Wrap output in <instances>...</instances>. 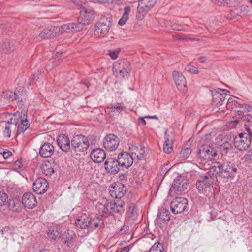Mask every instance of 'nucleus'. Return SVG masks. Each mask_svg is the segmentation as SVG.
I'll return each mask as SVG.
<instances>
[{
	"instance_id": "nucleus-21",
	"label": "nucleus",
	"mask_w": 252,
	"mask_h": 252,
	"mask_svg": "<svg viewBox=\"0 0 252 252\" xmlns=\"http://www.w3.org/2000/svg\"><path fill=\"white\" fill-rule=\"evenodd\" d=\"M112 197L115 199H120L126 193V188L122 183H118L115 186L111 187L109 191Z\"/></svg>"
},
{
	"instance_id": "nucleus-6",
	"label": "nucleus",
	"mask_w": 252,
	"mask_h": 252,
	"mask_svg": "<svg viewBox=\"0 0 252 252\" xmlns=\"http://www.w3.org/2000/svg\"><path fill=\"white\" fill-rule=\"evenodd\" d=\"M216 145L222 154H226L232 149L231 137L229 135H219L215 138Z\"/></svg>"
},
{
	"instance_id": "nucleus-44",
	"label": "nucleus",
	"mask_w": 252,
	"mask_h": 252,
	"mask_svg": "<svg viewBox=\"0 0 252 252\" xmlns=\"http://www.w3.org/2000/svg\"><path fill=\"white\" fill-rule=\"evenodd\" d=\"M169 220H167V219H162V218L157 217L156 220V223L158 226L161 228L165 227L168 223Z\"/></svg>"
},
{
	"instance_id": "nucleus-3",
	"label": "nucleus",
	"mask_w": 252,
	"mask_h": 252,
	"mask_svg": "<svg viewBox=\"0 0 252 252\" xmlns=\"http://www.w3.org/2000/svg\"><path fill=\"white\" fill-rule=\"evenodd\" d=\"M79 9L78 23H80L81 27L83 25H88L94 21L95 18V11L92 6L84 3L80 5Z\"/></svg>"
},
{
	"instance_id": "nucleus-59",
	"label": "nucleus",
	"mask_w": 252,
	"mask_h": 252,
	"mask_svg": "<svg viewBox=\"0 0 252 252\" xmlns=\"http://www.w3.org/2000/svg\"><path fill=\"white\" fill-rule=\"evenodd\" d=\"M81 83L86 85L87 88H88L89 87V86L91 85L90 83L88 80H85L84 81H82V82H81Z\"/></svg>"
},
{
	"instance_id": "nucleus-53",
	"label": "nucleus",
	"mask_w": 252,
	"mask_h": 252,
	"mask_svg": "<svg viewBox=\"0 0 252 252\" xmlns=\"http://www.w3.org/2000/svg\"><path fill=\"white\" fill-rule=\"evenodd\" d=\"M119 52V51L110 50L109 51L108 54L112 59L114 60L117 58Z\"/></svg>"
},
{
	"instance_id": "nucleus-61",
	"label": "nucleus",
	"mask_w": 252,
	"mask_h": 252,
	"mask_svg": "<svg viewBox=\"0 0 252 252\" xmlns=\"http://www.w3.org/2000/svg\"><path fill=\"white\" fill-rule=\"evenodd\" d=\"M247 156L248 157V158L250 160H252V149L248 152Z\"/></svg>"
},
{
	"instance_id": "nucleus-35",
	"label": "nucleus",
	"mask_w": 252,
	"mask_h": 252,
	"mask_svg": "<svg viewBox=\"0 0 252 252\" xmlns=\"http://www.w3.org/2000/svg\"><path fill=\"white\" fill-rule=\"evenodd\" d=\"M15 100H26L27 94L24 89L20 88L15 91Z\"/></svg>"
},
{
	"instance_id": "nucleus-38",
	"label": "nucleus",
	"mask_w": 252,
	"mask_h": 252,
	"mask_svg": "<svg viewBox=\"0 0 252 252\" xmlns=\"http://www.w3.org/2000/svg\"><path fill=\"white\" fill-rule=\"evenodd\" d=\"M2 97L7 101H13L15 100V92L6 91L3 92Z\"/></svg>"
},
{
	"instance_id": "nucleus-18",
	"label": "nucleus",
	"mask_w": 252,
	"mask_h": 252,
	"mask_svg": "<svg viewBox=\"0 0 252 252\" xmlns=\"http://www.w3.org/2000/svg\"><path fill=\"white\" fill-rule=\"evenodd\" d=\"M115 71L118 75L124 77L128 75L130 71L129 64L127 61H119L118 63L115 64Z\"/></svg>"
},
{
	"instance_id": "nucleus-31",
	"label": "nucleus",
	"mask_w": 252,
	"mask_h": 252,
	"mask_svg": "<svg viewBox=\"0 0 252 252\" xmlns=\"http://www.w3.org/2000/svg\"><path fill=\"white\" fill-rule=\"evenodd\" d=\"M169 135L167 132H165V141L163 145V151L167 154H170L173 151V140L169 139Z\"/></svg>"
},
{
	"instance_id": "nucleus-23",
	"label": "nucleus",
	"mask_w": 252,
	"mask_h": 252,
	"mask_svg": "<svg viewBox=\"0 0 252 252\" xmlns=\"http://www.w3.org/2000/svg\"><path fill=\"white\" fill-rule=\"evenodd\" d=\"M57 142L60 149L66 153H67L71 148L69 139L65 134L59 135L57 138Z\"/></svg>"
},
{
	"instance_id": "nucleus-30",
	"label": "nucleus",
	"mask_w": 252,
	"mask_h": 252,
	"mask_svg": "<svg viewBox=\"0 0 252 252\" xmlns=\"http://www.w3.org/2000/svg\"><path fill=\"white\" fill-rule=\"evenodd\" d=\"M47 234L50 238L55 240L61 237L62 231L60 228L55 226H52L48 228Z\"/></svg>"
},
{
	"instance_id": "nucleus-60",
	"label": "nucleus",
	"mask_w": 252,
	"mask_h": 252,
	"mask_svg": "<svg viewBox=\"0 0 252 252\" xmlns=\"http://www.w3.org/2000/svg\"><path fill=\"white\" fill-rule=\"evenodd\" d=\"M234 99L232 98H230L228 99V101H227V106H229V105L231 104V103H233L234 102Z\"/></svg>"
},
{
	"instance_id": "nucleus-48",
	"label": "nucleus",
	"mask_w": 252,
	"mask_h": 252,
	"mask_svg": "<svg viewBox=\"0 0 252 252\" xmlns=\"http://www.w3.org/2000/svg\"><path fill=\"white\" fill-rule=\"evenodd\" d=\"M128 213L131 215V217H134L137 215L136 207L133 204L129 206Z\"/></svg>"
},
{
	"instance_id": "nucleus-36",
	"label": "nucleus",
	"mask_w": 252,
	"mask_h": 252,
	"mask_svg": "<svg viewBox=\"0 0 252 252\" xmlns=\"http://www.w3.org/2000/svg\"><path fill=\"white\" fill-rule=\"evenodd\" d=\"M41 169L43 173L46 176H51L54 172V170L49 162L43 164Z\"/></svg>"
},
{
	"instance_id": "nucleus-26",
	"label": "nucleus",
	"mask_w": 252,
	"mask_h": 252,
	"mask_svg": "<svg viewBox=\"0 0 252 252\" xmlns=\"http://www.w3.org/2000/svg\"><path fill=\"white\" fill-rule=\"evenodd\" d=\"M91 222V219L86 214L78 216L75 221L77 227L81 229H86L89 227Z\"/></svg>"
},
{
	"instance_id": "nucleus-2",
	"label": "nucleus",
	"mask_w": 252,
	"mask_h": 252,
	"mask_svg": "<svg viewBox=\"0 0 252 252\" xmlns=\"http://www.w3.org/2000/svg\"><path fill=\"white\" fill-rule=\"evenodd\" d=\"M247 132L239 133L234 138V147L240 151H244L249 148L251 144L252 133L250 128H246Z\"/></svg>"
},
{
	"instance_id": "nucleus-14",
	"label": "nucleus",
	"mask_w": 252,
	"mask_h": 252,
	"mask_svg": "<svg viewBox=\"0 0 252 252\" xmlns=\"http://www.w3.org/2000/svg\"><path fill=\"white\" fill-rule=\"evenodd\" d=\"M117 158L121 167L126 168H128L132 165L134 159V157L130 153L126 152L119 153Z\"/></svg>"
},
{
	"instance_id": "nucleus-11",
	"label": "nucleus",
	"mask_w": 252,
	"mask_h": 252,
	"mask_svg": "<svg viewBox=\"0 0 252 252\" xmlns=\"http://www.w3.org/2000/svg\"><path fill=\"white\" fill-rule=\"evenodd\" d=\"M188 183L187 180L184 179L183 177L179 176L176 178L172 184L170 191L174 192L175 193L178 194L187 189Z\"/></svg>"
},
{
	"instance_id": "nucleus-5",
	"label": "nucleus",
	"mask_w": 252,
	"mask_h": 252,
	"mask_svg": "<svg viewBox=\"0 0 252 252\" xmlns=\"http://www.w3.org/2000/svg\"><path fill=\"white\" fill-rule=\"evenodd\" d=\"M111 26L110 20L105 18H101L95 26L94 34L97 37H103L108 33Z\"/></svg>"
},
{
	"instance_id": "nucleus-43",
	"label": "nucleus",
	"mask_w": 252,
	"mask_h": 252,
	"mask_svg": "<svg viewBox=\"0 0 252 252\" xmlns=\"http://www.w3.org/2000/svg\"><path fill=\"white\" fill-rule=\"evenodd\" d=\"M13 42L7 40L2 45V49L5 52L10 51L13 49Z\"/></svg>"
},
{
	"instance_id": "nucleus-54",
	"label": "nucleus",
	"mask_w": 252,
	"mask_h": 252,
	"mask_svg": "<svg viewBox=\"0 0 252 252\" xmlns=\"http://www.w3.org/2000/svg\"><path fill=\"white\" fill-rule=\"evenodd\" d=\"M0 153L2 154V156L5 159H7L9 158L11 156H12V153L10 151H4L3 149L0 151Z\"/></svg>"
},
{
	"instance_id": "nucleus-33",
	"label": "nucleus",
	"mask_w": 252,
	"mask_h": 252,
	"mask_svg": "<svg viewBox=\"0 0 252 252\" xmlns=\"http://www.w3.org/2000/svg\"><path fill=\"white\" fill-rule=\"evenodd\" d=\"M130 10L131 7L130 6H126L124 8L123 15L118 22L119 25H124L127 21Z\"/></svg>"
},
{
	"instance_id": "nucleus-50",
	"label": "nucleus",
	"mask_w": 252,
	"mask_h": 252,
	"mask_svg": "<svg viewBox=\"0 0 252 252\" xmlns=\"http://www.w3.org/2000/svg\"><path fill=\"white\" fill-rule=\"evenodd\" d=\"M185 69L187 71L189 72L192 74H196L198 73V69L196 67L190 64L187 65L186 66Z\"/></svg>"
},
{
	"instance_id": "nucleus-19",
	"label": "nucleus",
	"mask_w": 252,
	"mask_h": 252,
	"mask_svg": "<svg viewBox=\"0 0 252 252\" xmlns=\"http://www.w3.org/2000/svg\"><path fill=\"white\" fill-rule=\"evenodd\" d=\"M221 92L229 93L225 89H220L219 91L215 90L212 92V102L217 107L221 105L225 100L226 93H221Z\"/></svg>"
},
{
	"instance_id": "nucleus-32",
	"label": "nucleus",
	"mask_w": 252,
	"mask_h": 252,
	"mask_svg": "<svg viewBox=\"0 0 252 252\" xmlns=\"http://www.w3.org/2000/svg\"><path fill=\"white\" fill-rule=\"evenodd\" d=\"M250 11V8L249 6L243 5L241 6L239 8L234 9L232 10L230 12V14L235 16V15H239L240 16L246 14Z\"/></svg>"
},
{
	"instance_id": "nucleus-41",
	"label": "nucleus",
	"mask_w": 252,
	"mask_h": 252,
	"mask_svg": "<svg viewBox=\"0 0 252 252\" xmlns=\"http://www.w3.org/2000/svg\"><path fill=\"white\" fill-rule=\"evenodd\" d=\"M170 214L168 210L164 208L161 209L158 212V218H162V219H167V220H170Z\"/></svg>"
},
{
	"instance_id": "nucleus-12",
	"label": "nucleus",
	"mask_w": 252,
	"mask_h": 252,
	"mask_svg": "<svg viewBox=\"0 0 252 252\" xmlns=\"http://www.w3.org/2000/svg\"><path fill=\"white\" fill-rule=\"evenodd\" d=\"M27 109L24 107L21 111V115L19 116L18 122L16 123L17 125V134L23 133L28 129L30 125L27 120Z\"/></svg>"
},
{
	"instance_id": "nucleus-64",
	"label": "nucleus",
	"mask_w": 252,
	"mask_h": 252,
	"mask_svg": "<svg viewBox=\"0 0 252 252\" xmlns=\"http://www.w3.org/2000/svg\"><path fill=\"white\" fill-rule=\"evenodd\" d=\"M199 60L200 61V62L203 63L205 61L206 59L204 57H200L199 58Z\"/></svg>"
},
{
	"instance_id": "nucleus-7",
	"label": "nucleus",
	"mask_w": 252,
	"mask_h": 252,
	"mask_svg": "<svg viewBox=\"0 0 252 252\" xmlns=\"http://www.w3.org/2000/svg\"><path fill=\"white\" fill-rule=\"evenodd\" d=\"M217 155L216 150L209 145H203L200 147L198 152V157L202 162H208L211 160Z\"/></svg>"
},
{
	"instance_id": "nucleus-22",
	"label": "nucleus",
	"mask_w": 252,
	"mask_h": 252,
	"mask_svg": "<svg viewBox=\"0 0 252 252\" xmlns=\"http://www.w3.org/2000/svg\"><path fill=\"white\" fill-rule=\"evenodd\" d=\"M22 203L25 207L28 209L33 208L37 204L35 196L31 192L24 193L22 199Z\"/></svg>"
},
{
	"instance_id": "nucleus-9",
	"label": "nucleus",
	"mask_w": 252,
	"mask_h": 252,
	"mask_svg": "<svg viewBox=\"0 0 252 252\" xmlns=\"http://www.w3.org/2000/svg\"><path fill=\"white\" fill-rule=\"evenodd\" d=\"M119 138L113 134H109L103 139V146L109 152L116 150L119 145Z\"/></svg>"
},
{
	"instance_id": "nucleus-55",
	"label": "nucleus",
	"mask_w": 252,
	"mask_h": 252,
	"mask_svg": "<svg viewBox=\"0 0 252 252\" xmlns=\"http://www.w3.org/2000/svg\"><path fill=\"white\" fill-rule=\"evenodd\" d=\"M17 105L20 108H22L24 107V104L25 103L26 100H21V99H18L17 100Z\"/></svg>"
},
{
	"instance_id": "nucleus-8",
	"label": "nucleus",
	"mask_w": 252,
	"mask_h": 252,
	"mask_svg": "<svg viewBox=\"0 0 252 252\" xmlns=\"http://www.w3.org/2000/svg\"><path fill=\"white\" fill-rule=\"evenodd\" d=\"M214 181V178L211 176V173L208 172L199 177L196 181V186L200 192H203L213 185Z\"/></svg>"
},
{
	"instance_id": "nucleus-20",
	"label": "nucleus",
	"mask_w": 252,
	"mask_h": 252,
	"mask_svg": "<svg viewBox=\"0 0 252 252\" xmlns=\"http://www.w3.org/2000/svg\"><path fill=\"white\" fill-rule=\"evenodd\" d=\"M158 0H139L137 7L139 13L144 15L149 11L156 3Z\"/></svg>"
},
{
	"instance_id": "nucleus-45",
	"label": "nucleus",
	"mask_w": 252,
	"mask_h": 252,
	"mask_svg": "<svg viewBox=\"0 0 252 252\" xmlns=\"http://www.w3.org/2000/svg\"><path fill=\"white\" fill-rule=\"evenodd\" d=\"M236 107H240L242 109V111L244 112H249L251 110V108L250 106L244 104H240L236 100H234V102L233 103Z\"/></svg>"
},
{
	"instance_id": "nucleus-24",
	"label": "nucleus",
	"mask_w": 252,
	"mask_h": 252,
	"mask_svg": "<svg viewBox=\"0 0 252 252\" xmlns=\"http://www.w3.org/2000/svg\"><path fill=\"white\" fill-rule=\"evenodd\" d=\"M90 158L95 162L101 163L106 158L105 151L100 148H96L92 151Z\"/></svg>"
},
{
	"instance_id": "nucleus-25",
	"label": "nucleus",
	"mask_w": 252,
	"mask_h": 252,
	"mask_svg": "<svg viewBox=\"0 0 252 252\" xmlns=\"http://www.w3.org/2000/svg\"><path fill=\"white\" fill-rule=\"evenodd\" d=\"M57 27L60 29L59 33H63V32L69 33L75 31H79L80 29H82L80 23H69Z\"/></svg>"
},
{
	"instance_id": "nucleus-52",
	"label": "nucleus",
	"mask_w": 252,
	"mask_h": 252,
	"mask_svg": "<svg viewBox=\"0 0 252 252\" xmlns=\"http://www.w3.org/2000/svg\"><path fill=\"white\" fill-rule=\"evenodd\" d=\"M11 127L10 126V123L8 122V124L6 125L5 129L3 131V134L5 137L9 138L11 136Z\"/></svg>"
},
{
	"instance_id": "nucleus-37",
	"label": "nucleus",
	"mask_w": 252,
	"mask_h": 252,
	"mask_svg": "<svg viewBox=\"0 0 252 252\" xmlns=\"http://www.w3.org/2000/svg\"><path fill=\"white\" fill-rule=\"evenodd\" d=\"M103 224V221L101 219H99L98 218H94L93 220L91 219V222L90 223V225L89 226L94 229L99 227H101Z\"/></svg>"
},
{
	"instance_id": "nucleus-63",
	"label": "nucleus",
	"mask_w": 252,
	"mask_h": 252,
	"mask_svg": "<svg viewBox=\"0 0 252 252\" xmlns=\"http://www.w3.org/2000/svg\"><path fill=\"white\" fill-rule=\"evenodd\" d=\"M113 0H99L100 3H106L109 2V1H111Z\"/></svg>"
},
{
	"instance_id": "nucleus-34",
	"label": "nucleus",
	"mask_w": 252,
	"mask_h": 252,
	"mask_svg": "<svg viewBox=\"0 0 252 252\" xmlns=\"http://www.w3.org/2000/svg\"><path fill=\"white\" fill-rule=\"evenodd\" d=\"M27 164L25 161L21 159L17 160L13 165V168L14 170L20 172L23 171L26 167Z\"/></svg>"
},
{
	"instance_id": "nucleus-57",
	"label": "nucleus",
	"mask_w": 252,
	"mask_h": 252,
	"mask_svg": "<svg viewBox=\"0 0 252 252\" xmlns=\"http://www.w3.org/2000/svg\"><path fill=\"white\" fill-rule=\"evenodd\" d=\"M72 237L66 238V239L64 241V244H66L67 245L71 244L72 242Z\"/></svg>"
},
{
	"instance_id": "nucleus-42",
	"label": "nucleus",
	"mask_w": 252,
	"mask_h": 252,
	"mask_svg": "<svg viewBox=\"0 0 252 252\" xmlns=\"http://www.w3.org/2000/svg\"><path fill=\"white\" fill-rule=\"evenodd\" d=\"M172 38L174 41H190V37H189L183 34H176L172 35Z\"/></svg>"
},
{
	"instance_id": "nucleus-10",
	"label": "nucleus",
	"mask_w": 252,
	"mask_h": 252,
	"mask_svg": "<svg viewBox=\"0 0 252 252\" xmlns=\"http://www.w3.org/2000/svg\"><path fill=\"white\" fill-rule=\"evenodd\" d=\"M188 200L184 197H176L170 203L171 212L175 214L181 213L184 212L187 207Z\"/></svg>"
},
{
	"instance_id": "nucleus-51",
	"label": "nucleus",
	"mask_w": 252,
	"mask_h": 252,
	"mask_svg": "<svg viewBox=\"0 0 252 252\" xmlns=\"http://www.w3.org/2000/svg\"><path fill=\"white\" fill-rule=\"evenodd\" d=\"M38 79V75L34 74L32 77H30L28 79L27 85L29 86H32L36 83Z\"/></svg>"
},
{
	"instance_id": "nucleus-15",
	"label": "nucleus",
	"mask_w": 252,
	"mask_h": 252,
	"mask_svg": "<svg viewBox=\"0 0 252 252\" xmlns=\"http://www.w3.org/2000/svg\"><path fill=\"white\" fill-rule=\"evenodd\" d=\"M129 150L134 158L136 157L138 160H141L145 156L146 148L143 145L134 143L130 145Z\"/></svg>"
},
{
	"instance_id": "nucleus-40",
	"label": "nucleus",
	"mask_w": 252,
	"mask_h": 252,
	"mask_svg": "<svg viewBox=\"0 0 252 252\" xmlns=\"http://www.w3.org/2000/svg\"><path fill=\"white\" fill-rule=\"evenodd\" d=\"M110 202L106 203L104 205H101L99 209H100L103 213L102 216H108L111 213V209L109 207Z\"/></svg>"
},
{
	"instance_id": "nucleus-29",
	"label": "nucleus",
	"mask_w": 252,
	"mask_h": 252,
	"mask_svg": "<svg viewBox=\"0 0 252 252\" xmlns=\"http://www.w3.org/2000/svg\"><path fill=\"white\" fill-rule=\"evenodd\" d=\"M124 203L121 200L110 202L109 207L111 210L115 213L122 214L124 212Z\"/></svg>"
},
{
	"instance_id": "nucleus-46",
	"label": "nucleus",
	"mask_w": 252,
	"mask_h": 252,
	"mask_svg": "<svg viewBox=\"0 0 252 252\" xmlns=\"http://www.w3.org/2000/svg\"><path fill=\"white\" fill-rule=\"evenodd\" d=\"M191 153V150L189 148H183L180 153V157L186 158L189 154Z\"/></svg>"
},
{
	"instance_id": "nucleus-13",
	"label": "nucleus",
	"mask_w": 252,
	"mask_h": 252,
	"mask_svg": "<svg viewBox=\"0 0 252 252\" xmlns=\"http://www.w3.org/2000/svg\"><path fill=\"white\" fill-rule=\"evenodd\" d=\"M49 188L47 180L43 178H37L32 185V189L35 193L41 195L45 193Z\"/></svg>"
},
{
	"instance_id": "nucleus-47",
	"label": "nucleus",
	"mask_w": 252,
	"mask_h": 252,
	"mask_svg": "<svg viewBox=\"0 0 252 252\" xmlns=\"http://www.w3.org/2000/svg\"><path fill=\"white\" fill-rule=\"evenodd\" d=\"M124 108V107L119 106L117 104H112L110 105V109L111 111L115 112H121Z\"/></svg>"
},
{
	"instance_id": "nucleus-1",
	"label": "nucleus",
	"mask_w": 252,
	"mask_h": 252,
	"mask_svg": "<svg viewBox=\"0 0 252 252\" xmlns=\"http://www.w3.org/2000/svg\"><path fill=\"white\" fill-rule=\"evenodd\" d=\"M218 176L233 179L237 172V166L231 161L215 162L211 168Z\"/></svg>"
},
{
	"instance_id": "nucleus-28",
	"label": "nucleus",
	"mask_w": 252,
	"mask_h": 252,
	"mask_svg": "<svg viewBox=\"0 0 252 252\" xmlns=\"http://www.w3.org/2000/svg\"><path fill=\"white\" fill-rule=\"evenodd\" d=\"M172 76L176 86L179 89L186 87V79L182 73L174 71L172 73Z\"/></svg>"
},
{
	"instance_id": "nucleus-56",
	"label": "nucleus",
	"mask_w": 252,
	"mask_h": 252,
	"mask_svg": "<svg viewBox=\"0 0 252 252\" xmlns=\"http://www.w3.org/2000/svg\"><path fill=\"white\" fill-rule=\"evenodd\" d=\"M145 118H146V117H140V118H138V125H145L146 124V121L144 119Z\"/></svg>"
},
{
	"instance_id": "nucleus-16",
	"label": "nucleus",
	"mask_w": 252,
	"mask_h": 252,
	"mask_svg": "<svg viewBox=\"0 0 252 252\" xmlns=\"http://www.w3.org/2000/svg\"><path fill=\"white\" fill-rule=\"evenodd\" d=\"M119 162L118 159L108 158L104 163L105 170L110 174H117L120 170L121 165Z\"/></svg>"
},
{
	"instance_id": "nucleus-4",
	"label": "nucleus",
	"mask_w": 252,
	"mask_h": 252,
	"mask_svg": "<svg viewBox=\"0 0 252 252\" xmlns=\"http://www.w3.org/2000/svg\"><path fill=\"white\" fill-rule=\"evenodd\" d=\"M71 148L76 152L86 151L90 145L88 138L82 135L73 136L71 141Z\"/></svg>"
},
{
	"instance_id": "nucleus-49",
	"label": "nucleus",
	"mask_w": 252,
	"mask_h": 252,
	"mask_svg": "<svg viewBox=\"0 0 252 252\" xmlns=\"http://www.w3.org/2000/svg\"><path fill=\"white\" fill-rule=\"evenodd\" d=\"M8 198V195L3 192L0 191V205H4Z\"/></svg>"
},
{
	"instance_id": "nucleus-17",
	"label": "nucleus",
	"mask_w": 252,
	"mask_h": 252,
	"mask_svg": "<svg viewBox=\"0 0 252 252\" xmlns=\"http://www.w3.org/2000/svg\"><path fill=\"white\" fill-rule=\"evenodd\" d=\"M60 29L56 26H51L44 28L38 34L42 39H49L56 37L59 34Z\"/></svg>"
},
{
	"instance_id": "nucleus-58",
	"label": "nucleus",
	"mask_w": 252,
	"mask_h": 252,
	"mask_svg": "<svg viewBox=\"0 0 252 252\" xmlns=\"http://www.w3.org/2000/svg\"><path fill=\"white\" fill-rule=\"evenodd\" d=\"M130 250L129 246L125 247L120 252H128Z\"/></svg>"
},
{
	"instance_id": "nucleus-39",
	"label": "nucleus",
	"mask_w": 252,
	"mask_h": 252,
	"mask_svg": "<svg viewBox=\"0 0 252 252\" xmlns=\"http://www.w3.org/2000/svg\"><path fill=\"white\" fill-rule=\"evenodd\" d=\"M163 244L159 242L155 243L150 249L149 252H163Z\"/></svg>"
},
{
	"instance_id": "nucleus-27",
	"label": "nucleus",
	"mask_w": 252,
	"mask_h": 252,
	"mask_svg": "<svg viewBox=\"0 0 252 252\" xmlns=\"http://www.w3.org/2000/svg\"><path fill=\"white\" fill-rule=\"evenodd\" d=\"M54 152V146L52 144L48 142L43 144L39 149V155L43 158L50 157Z\"/></svg>"
},
{
	"instance_id": "nucleus-62",
	"label": "nucleus",
	"mask_w": 252,
	"mask_h": 252,
	"mask_svg": "<svg viewBox=\"0 0 252 252\" xmlns=\"http://www.w3.org/2000/svg\"><path fill=\"white\" fill-rule=\"evenodd\" d=\"M190 41H202L203 40L200 38H191L190 39Z\"/></svg>"
}]
</instances>
